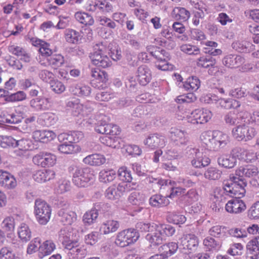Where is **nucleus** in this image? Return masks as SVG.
<instances>
[{"label": "nucleus", "instance_id": "e2e57ef3", "mask_svg": "<svg viewBox=\"0 0 259 259\" xmlns=\"http://www.w3.org/2000/svg\"><path fill=\"white\" fill-rule=\"evenodd\" d=\"M193 111L184 108H179L177 112V116L179 120H185L188 122L192 123L191 119H193Z\"/></svg>", "mask_w": 259, "mask_h": 259}, {"label": "nucleus", "instance_id": "8fccbe9b", "mask_svg": "<svg viewBox=\"0 0 259 259\" xmlns=\"http://www.w3.org/2000/svg\"><path fill=\"white\" fill-rule=\"evenodd\" d=\"M100 141L102 144L113 148H118L120 147V140L116 136L111 137L108 135L103 136L100 138Z\"/></svg>", "mask_w": 259, "mask_h": 259}, {"label": "nucleus", "instance_id": "69168bd1", "mask_svg": "<svg viewBox=\"0 0 259 259\" xmlns=\"http://www.w3.org/2000/svg\"><path fill=\"white\" fill-rule=\"evenodd\" d=\"M142 152V149L138 146L135 145H125L122 148V153L134 157L140 155Z\"/></svg>", "mask_w": 259, "mask_h": 259}, {"label": "nucleus", "instance_id": "c756f323", "mask_svg": "<svg viewBox=\"0 0 259 259\" xmlns=\"http://www.w3.org/2000/svg\"><path fill=\"white\" fill-rule=\"evenodd\" d=\"M258 174V168L252 165L240 166L235 171V175L240 177L253 178Z\"/></svg>", "mask_w": 259, "mask_h": 259}, {"label": "nucleus", "instance_id": "338daca9", "mask_svg": "<svg viewBox=\"0 0 259 259\" xmlns=\"http://www.w3.org/2000/svg\"><path fill=\"white\" fill-rule=\"evenodd\" d=\"M203 243L208 250H218L221 247V244L219 242L209 237L205 238Z\"/></svg>", "mask_w": 259, "mask_h": 259}, {"label": "nucleus", "instance_id": "603ef678", "mask_svg": "<svg viewBox=\"0 0 259 259\" xmlns=\"http://www.w3.org/2000/svg\"><path fill=\"white\" fill-rule=\"evenodd\" d=\"M98 215V210L95 209L87 211L82 217V222L84 225L89 226L95 223Z\"/></svg>", "mask_w": 259, "mask_h": 259}, {"label": "nucleus", "instance_id": "2f4dec72", "mask_svg": "<svg viewBox=\"0 0 259 259\" xmlns=\"http://www.w3.org/2000/svg\"><path fill=\"white\" fill-rule=\"evenodd\" d=\"M17 233L22 243L28 242L32 238V232L29 226L25 223H21L18 226Z\"/></svg>", "mask_w": 259, "mask_h": 259}, {"label": "nucleus", "instance_id": "5fc2aeb1", "mask_svg": "<svg viewBox=\"0 0 259 259\" xmlns=\"http://www.w3.org/2000/svg\"><path fill=\"white\" fill-rule=\"evenodd\" d=\"M116 174L119 180L123 182L131 183L133 180L131 171L126 166L120 167Z\"/></svg>", "mask_w": 259, "mask_h": 259}, {"label": "nucleus", "instance_id": "6e6d98bb", "mask_svg": "<svg viewBox=\"0 0 259 259\" xmlns=\"http://www.w3.org/2000/svg\"><path fill=\"white\" fill-rule=\"evenodd\" d=\"M166 219L169 223L177 225L183 224L186 221L185 215L176 212H168L166 215Z\"/></svg>", "mask_w": 259, "mask_h": 259}, {"label": "nucleus", "instance_id": "de8ad7c7", "mask_svg": "<svg viewBox=\"0 0 259 259\" xmlns=\"http://www.w3.org/2000/svg\"><path fill=\"white\" fill-rule=\"evenodd\" d=\"M74 16L78 22L86 26H92L94 24L93 16L87 13L77 12L75 13Z\"/></svg>", "mask_w": 259, "mask_h": 259}, {"label": "nucleus", "instance_id": "7ed1b4c3", "mask_svg": "<svg viewBox=\"0 0 259 259\" xmlns=\"http://www.w3.org/2000/svg\"><path fill=\"white\" fill-rule=\"evenodd\" d=\"M246 186L243 179L233 175L230 176L229 179L224 181V190L226 194L231 197L235 196V198H240L244 196Z\"/></svg>", "mask_w": 259, "mask_h": 259}, {"label": "nucleus", "instance_id": "20e7f679", "mask_svg": "<svg viewBox=\"0 0 259 259\" xmlns=\"http://www.w3.org/2000/svg\"><path fill=\"white\" fill-rule=\"evenodd\" d=\"M149 53L155 59V66L159 70L162 71L172 70L175 66L167 62L169 55L164 50H159L154 46H149L147 48Z\"/></svg>", "mask_w": 259, "mask_h": 259}, {"label": "nucleus", "instance_id": "bf43d9fd", "mask_svg": "<svg viewBox=\"0 0 259 259\" xmlns=\"http://www.w3.org/2000/svg\"><path fill=\"white\" fill-rule=\"evenodd\" d=\"M219 105L222 108L229 109L230 108L237 109L240 106L239 101L230 99H219Z\"/></svg>", "mask_w": 259, "mask_h": 259}, {"label": "nucleus", "instance_id": "4468645a", "mask_svg": "<svg viewBox=\"0 0 259 259\" xmlns=\"http://www.w3.org/2000/svg\"><path fill=\"white\" fill-rule=\"evenodd\" d=\"M246 208L245 202L240 198H235L229 200L225 205L226 211L231 214H239Z\"/></svg>", "mask_w": 259, "mask_h": 259}, {"label": "nucleus", "instance_id": "b1692460", "mask_svg": "<svg viewBox=\"0 0 259 259\" xmlns=\"http://www.w3.org/2000/svg\"><path fill=\"white\" fill-rule=\"evenodd\" d=\"M56 137V134L52 131L37 130L32 134V138L37 142L48 143Z\"/></svg>", "mask_w": 259, "mask_h": 259}, {"label": "nucleus", "instance_id": "58836bf2", "mask_svg": "<svg viewBox=\"0 0 259 259\" xmlns=\"http://www.w3.org/2000/svg\"><path fill=\"white\" fill-rule=\"evenodd\" d=\"M244 62V59L239 55H228L224 57L223 63L224 65L230 68H236Z\"/></svg>", "mask_w": 259, "mask_h": 259}, {"label": "nucleus", "instance_id": "680f3d73", "mask_svg": "<svg viewBox=\"0 0 259 259\" xmlns=\"http://www.w3.org/2000/svg\"><path fill=\"white\" fill-rule=\"evenodd\" d=\"M41 240L39 237L34 238L28 243L26 253L29 255H31L36 252L37 251L39 252V246Z\"/></svg>", "mask_w": 259, "mask_h": 259}, {"label": "nucleus", "instance_id": "6e6552de", "mask_svg": "<svg viewBox=\"0 0 259 259\" xmlns=\"http://www.w3.org/2000/svg\"><path fill=\"white\" fill-rule=\"evenodd\" d=\"M232 133L233 137L237 140L245 142L252 140L257 134L254 127L244 124L233 128Z\"/></svg>", "mask_w": 259, "mask_h": 259}, {"label": "nucleus", "instance_id": "6ab92c4d", "mask_svg": "<svg viewBox=\"0 0 259 259\" xmlns=\"http://www.w3.org/2000/svg\"><path fill=\"white\" fill-rule=\"evenodd\" d=\"M26 107L24 106H18L15 108L13 112L8 113L6 119L8 123H17L22 120L25 115Z\"/></svg>", "mask_w": 259, "mask_h": 259}, {"label": "nucleus", "instance_id": "f8f14e48", "mask_svg": "<svg viewBox=\"0 0 259 259\" xmlns=\"http://www.w3.org/2000/svg\"><path fill=\"white\" fill-rule=\"evenodd\" d=\"M212 112L206 108L197 109L193 110V119H191L192 124H204L208 122L212 118Z\"/></svg>", "mask_w": 259, "mask_h": 259}, {"label": "nucleus", "instance_id": "2eb2a0df", "mask_svg": "<svg viewBox=\"0 0 259 259\" xmlns=\"http://www.w3.org/2000/svg\"><path fill=\"white\" fill-rule=\"evenodd\" d=\"M179 243L184 249L194 251L198 246L199 240L195 235L187 234L183 235L179 239Z\"/></svg>", "mask_w": 259, "mask_h": 259}, {"label": "nucleus", "instance_id": "f03ea898", "mask_svg": "<svg viewBox=\"0 0 259 259\" xmlns=\"http://www.w3.org/2000/svg\"><path fill=\"white\" fill-rule=\"evenodd\" d=\"M69 171L72 174V182L78 188L89 186L95 180L94 171L89 167L72 166Z\"/></svg>", "mask_w": 259, "mask_h": 259}, {"label": "nucleus", "instance_id": "0e129e2a", "mask_svg": "<svg viewBox=\"0 0 259 259\" xmlns=\"http://www.w3.org/2000/svg\"><path fill=\"white\" fill-rule=\"evenodd\" d=\"M234 49L240 52H247L250 50L252 45L246 40H238L234 42L232 45Z\"/></svg>", "mask_w": 259, "mask_h": 259}, {"label": "nucleus", "instance_id": "f704fd0d", "mask_svg": "<svg viewBox=\"0 0 259 259\" xmlns=\"http://www.w3.org/2000/svg\"><path fill=\"white\" fill-rule=\"evenodd\" d=\"M61 143L58 146V150L61 153L65 154H73L77 153L80 151V148L77 145L68 142L65 140L63 142H59Z\"/></svg>", "mask_w": 259, "mask_h": 259}, {"label": "nucleus", "instance_id": "cd10ccee", "mask_svg": "<svg viewBox=\"0 0 259 259\" xmlns=\"http://www.w3.org/2000/svg\"><path fill=\"white\" fill-rule=\"evenodd\" d=\"M170 138L171 141L178 145L186 144L188 141L185 132L175 127L170 129Z\"/></svg>", "mask_w": 259, "mask_h": 259}, {"label": "nucleus", "instance_id": "3c124183", "mask_svg": "<svg viewBox=\"0 0 259 259\" xmlns=\"http://www.w3.org/2000/svg\"><path fill=\"white\" fill-rule=\"evenodd\" d=\"M48 64L54 69L61 67L65 63L64 57L60 54H54L47 58Z\"/></svg>", "mask_w": 259, "mask_h": 259}, {"label": "nucleus", "instance_id": "49530a36", "mask_svg": "<svg viewBox=\"0 0 259 259\" xmlns=\"http://www.w3.org/2000/svg\"><path fill=\"white\" fill-rule=\"evenodd\" d=\"M225 193L226 192L224 190V187L223 189L220 187L215 188L213 191L211 199L218 205L219 207H221L222 204L226 201V197Z\"/></svg>", "mask_w": 259, "mask_h": 259}, {"label": "nucleus", "instance_id": "4d7b16f0", "mask_svg": "<svg viewBox=\"0 0 259 259\" xmlns=\"http://www.w3.org/2000/svg\"><path fill=\"white\" fill-rule=\"evenodd\" d=\"M172 15L176 19L186 21L189 18L190 13L184 8L176 7L173 9Z\"/></svg>", "mask_w": 259, "mask_h": 259}, {"label": "nucleus", "instance_id": "f257e3e1", "mask_svg": "<svg viewBox=\"0 0 259 259\" xmlns=\"http://www.w3.org/2000/svg\"><path fill=\"white\" fill-rule=\"evenodd\" d=\"M200 139L207 149L216 151L225 147L230 141L228 134L217 130L203 132L200 136Z\"/></svg>", "mask_w": 259, "mask_h": 259}, {"label": "nucleus", "instance_id": "72a5a7b5", "mask_svg": "<svg viewBox=\"0 0 259 259\" xmlns=\"http://www.w3.org/2000/svg\"><path fill=\"white\" fill-rule=\"evenodd\" d=\"M1 226L3 231L6 233L8 238H11L14 236L15 222L13 217L7 216L5 217L2 222Z\"/></svg>", "mask_w": 259, "mask_h": 259}, {"label": "nucleus", "instance_id": "774afa93", "mask_svg": "<svg viewBox=\"0 0 259 259\" xmlns=\"http://www.w3.org/2000/svg\"><path fill=\"white\" fill-rule=\"evenodd\" d=\"M246 247L248 259H257L259 257V248L255 244H252L251 241L248 242Z\"/></svg>", "mask_w": 259, "mask_h": 259}, {"label": "nucleus", "instance_id": "1a4fd4ad", "mask_svg": "<svg viewBox=\"0 0 259 259\" xmlns=\"http://www.w3.org/2000/svg\"><path fill=\"white\" fill-rule=\"evenodd\" d=\"M56 156L48 152H40L32 157L33 163L41 167H53L56 164Z\"/></svg>", "mask_w": 259, "mask_h": 259}, {"label": "nucleus", "instance_id": "473e14b6", "mask_svg": "<svg viewBox=\"0 0 259 259\" xmlns=\"http://www.w3.org/2000/svg\"><path fill=\"white\" fill-rule=\"evenodd\" d=\"M18 147L19 150L15 151L17 155L22 156L24 152L32 148V142L31 140L28 138H22L20 140L15 139L14 147Z\"/></svg>", "mask_w": 259, "mask_h": 259}, {"label": "nucleus", "instance_id": "13d9d810", "mask_svg": "<svg viewBox=\"0 0 259 259\" xmlns=\"http://www.w3.org/2000/svg\"><path fill=\"white\" fill-rule=\"evenodd\" d=\"M180 50L189 55H198L200 53V49L195 45L190 44H183L180 46Z\"/></svg>", "mask_w": 259, "mask_h": 259}, {"label": "nucleus", "instance_id": "c03bdc74", "mask_svg": "<svg viewBox=\"0 0 259 259\" xmlns=\"http://www.w3.org/2000/svg\"><path fill=\"white\" fill-rule=\"evenodd\" d=\"M146 239L149 242L153 245H157L162 243L165 240V237L161 231L158 230V225H156V229L153 232H151L146 236Z\"/></svg>", "mask_w": 259, "mask_h": 259}, {"label": "nucleus", "instance_id": "7c9ffc66", "mask_svg": "<svg viewBox=\"0 0 259 259\" xmlns=\"http://www.w3.org/2000/svg\"><path fill=\"white\" fill-rule=\"evenodd\" d=\"M90 104V102H87L85 105H83L79 102V100H75L74 101L69 102L68 106L73 108L76 115L81 114L85 116L88 115L89 113L93 110L91 107H88Z\"/></svg>", "mask_w": 259, "mask_h": 259}, {"label": "nucleus", "instance_id": "864d4df0", "mask_svg": "<svg viewBox=\"0 0 259 259\" xmlns=\"http://www.w3.org/2000/svg\"><path fill=\"white\" fill-rule=\"evenodd\" d=\"M200 81L199 79L195 76H192L187 78L184 82V88L187 91L193 92L197 91L200 87Z\"/></svg>", "mask_w": 259, "mask_h": 259}, {"label": "nucleus", "instance_id": "0eeeda50", "mask_svg": "<svg viewBox=\"0 0 259 259\" xmlns=\"http://www.w3.org/2000/svg\"><path fill=\"white\" fill-rule=\"evenodd\" d=\"M106 48L102 44L94 46V52L91 55L92 63L103 68L108 67L111 65V61L107 56Z\"/></svg>", "mask_w": 259, "mask_h": 259}, {"label": "nucleus", "instance_id": "412c9836", "mask_svg": "<svg viewBox=\"0 0 259 259\" xmlns=\"http://www.w3.org/2000/svg\"><path fill=\"white\" fill-rule=\"evenodd\" d=\"M69 91L74 96L80 98H85L90 96L92 89L89 85L79 82L71 85Z\"/></svg>", "mask_w": 259, "mask_h": 259}, {"label": "nucleus", "instance_id": "a878e982", "mask_svg": "<svg viewBox=\"0 0 259 259\" xmlns=\"http://www.w3.org/2000/svg\"><path fill=\"white\" fill-rule=\"evenodd\" d=\"M51 105L50 99L43 97H39L33 99L30 101V106L34 110L44 111L49 109Z\"/></svg>", "mask_w": 259, "mask_h": 259}, {"label": "nucleus", "instance_id": "ea45409f", "mask_svg": "<svg viewBox=\"0 0 259 259\" xmlns=\"http://www.w3.org/2000/svg\"><path fill=\"white\" fill-rule=\"evenodd\" d=\"M65 40L71 44H78L81 41L82 36L80 32L71 29H66L64 31Z\"/></svg>", "mask_w": 259, "mask_h": 259}, {"label": "nucleus", "instance_id": "a19ab883", "mask_svg": "<svg viewBox=\"0 0 259 259\" xmlns=\"http://www.w3.org/2000/svg\"><path fill=\"white\" fill-rule=\"evenodd\" d=\"M117 176L116 172L112 168H104L99 173V180L103 183H109L112 182Z\"/></svg>", "mask_w": 259, "mask_h": 259}, {"label": "nucleus", "instance_id": "37998d69", "mask_svg": "<svg viewBox=\"0 0 259 259\" xmlns=\"http://www.w3.org/2000/svg\"><path fill=\"white\" fill-rule=\"evenodd\" d=\"M218 163L221 167L232 168L236 165L237 160L231 152L230 155H223L219 157L218 159Z\"/></svg>", "mask_w": 259, "mask_h": 259}, {"label": "nucleus", "instance_id": "aec40b11", "mask_svg": "<svg viewBox=\"0 0 259 259\" xmlns=\"http://www.w3.org/2000/svg\"><path fill=\"white\" fill-rule=\"evenodd\" d=\"M55 175V172L52 169H39L34 171L32 178L35 182L43 183L53 180Z\"/></svg>", "mask_w": 259, "mask_h": 259}, {"label": "nucleus", "instance_id": "a18cd8bd", "mask_svg": "<svg viewBox=\"0 0 259 259\" xmlns=\"http://www.w3.org/2000/svg\"><path fill=\"white\" fill-rule=\"evenodd\" d=\"M150 205L154 207L159 208L167 205L169 201L166 197L160 194H155L149 198Z\"/></svg>", "mask_w": 259, "mask_h": 259}, {"label": "nucleus", "instance_id": "4c0bfd02", "mask_svg": "<svg viewBox=\"0 0 259 259\" xmlns=\"http://www.w3.org/2000/svg\"><path fill=\"white\" fill-rule=\"evenodd\" d=\"M137 77L141 84L146 85L151 79L152 75L150 70L145 65L140 66L137 71Z\"/></svg>", "mask_w": 259, "mask_h": 259}, {"label": "nucleus", "instance_id": "4be33fe9", "mask_svg": "<svg viewBox=\"0 0 259 259\" xmlns=\"http://www.w3.org/2000/svg\"><path fill=\"white\" fill-rule=\"evenodd\" d=\"M120 227L119 222L115 220L108 219L103 221L99 228V232L103 235H107L116 232Z\"/></svg>", "mask_w": 259, "mask_h": 259}, {"label": "nucleus", "instance_id": "dca6fc26", "mask_svg": "<svg viewBox=\"0 0 259 259\" xmlns=\"http://www.w3.org/2000/svg\"><path fill=\"white\" fill-rule=\"evenodd\" d=\"M166 143L165 137L158 134H151L144 141V144L148 147L153 149L156 147L163 148Z\"/></svg>", "mask_w": 259, "mask_h": 259}, {"label": "nucleus", "instance_id": "423d86ee", "mask_svg": "<svg viewBox=\"0 0 259 259\" xmlns=\"http://www.w3.org/2000/svg\"><path fill=\"white\" fill-rule=\"evenodd\" d=\"M140 237L139 233L134 228H128L118 232L115 237V244L120 247H125L134 244Z\"/></svg>", "mask_w": 259, "mask_h": 259}, {"label": "nucleus", "instance_id": "f3484780", "mask_svg": "<svg viewBox=\"0 0 259 259\" xmlns=\"http://www.w3.org/2000/svg\"><path fill=\"white\" fill-rule=\"evenodd\" d=\"M195 155L191 160L192 165L195 168H201L207 166L210 162V159L202 151V149H194Z\"/></svg>", "mask_w": 259, "mask_h": 259}, {"label": "nucleus", "instance_id": "09e8293b", "mask_svg": "<svg viewBox=\"0 0 259 259\" xmlns=\"http://www.w3.org/2000/svg\"><path fill=\"white\" fill-rule=\"evenodd\" d=\"M128 201L133 205L140 206L145 203L146 196L141 192L134 191L132 192L128 196Z\"/></svg>", "mask_w": 259, "mask_h": 259}, {"label": "nucleus", "instance_id": "c85d7f7f", "mask_svg": "<svg viewBox=\"0 0 259 259\" xmlns=\"http://www.w3.org/2000/svg\"><path fill=\"white\" fill-rule=\"evenodd\" d=\"M92 84L95 88L100 89L103 87V83L107 80V74L103 71L95 69L92 71Z\"/></svg>", "mask_w": 259, "mask_h": 259}, {"label": "nucleus", "instance_id": "393cba45", "mask_svg": "<svg viewBox=\"0 0 259 259\" xmlns=\"http://www.w3.org/2000/svg\"><path fill=\"white\" fill-rule=\"evenodd\" d=\"M83 137V134L80 131H71L59 134L58 136V140L59 142L67 140L68 142L74 144L80 141Z\"/></svg>", "mask_w": 259, "mask_h": 259}, {"label": "nucleus", "instance_id": "9d476101", "mask_svg": "<svg viewBox=\"0 0 259 259\" xmlns=\"http://www.w3.org/2000/svg\"><path fill=\"white\" fill-rule=\"evenodd\" d=\"M127 184H125L122 183L113 184L106 190L105 196L110 200L118 199L127 190Z\"/></svg>", "mask_w": 259, "mask_h": 259}, {"label": "nucleus", "instance_id": "39448f33", "mask_svg": "<svg viewBox=\"0 0 259 259\" xmlns=\"http://www.w3.org/2000/svg\"><path fill=\"white\" fill-rule=\"evenodd\" d=\"M33 213L37 223L46 225L51 219L52 208L45 201L38 199L34 202Z\"/></svg>", "mask_w": 259, "mask_h": 259}, {"label": "nucleus", "instance_id": "e433bc0d", "mask_svg": "<svg viewBox=\"0 0 259 259\" xmlns=\"http://www.w3.org/2000/svg\"><path fill=\"white\" fill-rule=\"evenodd\" d=\"M105 157L101 154H93L86 156L83 159L84 163L91 165L98 166L104 164L106 162Z\"/></svg>", "mask_w": 259, "mask_h": 259}, {"label": "nucleus", "instance_id": "052dcab7", "mask_svg": "<svg viewBox=\"0 0 259 259\" xmlns=\"http://www.w3.org/2000/svg\"><path fill=\"white\" fill-rule=\"evenodd\" d=\"M222 175V171L214 167H208L204 173V177L209 180H219Z\"/></svg>", "mask_w": 259, "mask_h": 259}, {"label": "nucleus", "instance_id": "bb28decb", "mask_svg": "<svg viewBox=\"0 0 259 259\" xmlns=\"http://www.w3.org/2000/svg\"><path fill=\"white\" fill-rule=\"evenodd\" d=\"M9 52L16 56L21 60L25 62H29L31 59L30 54L25 49L16 44L10 45L8 47Z\"/></svg>", "mask_w": 259, "mask_h": 259}, {"label": "nucleus", "instance_id": "5701e85b", "mask_svg": "<svg viewBox=\"0 0 259 259\" xmlns=\"http://www.w3.org/2000/svg\"><path fill=\"white\" fill-rule=\"evenodd\" d=\"M65 208L60 209L58 212L60 221L65 225H70L76 221L77 215L74 211L67 209L68 205L65 204Z\"/></svg>", "mask_w": 259, "mask_h": 259}, {"label": "nucleus", "instance_id": "9b49d317", "mask_svg": "<svg viewBox=\"0 0 259 259\" xmlns=\"http://www.w3.org/2000/svg\"><path fill=\"white\" fill-rule=\"evenodd\" d=\"M68 248L67 253L68 259H83L88 254L87 248L85 245L74 242Z\"/></svg>", "mask_w": 259, "mask_h": 259}, {"label": "nucleus", "instance_id": "79ce46f5", "mask_svg": "<svg viewBox=\"0 0 259 259\" xmlns=\"http://www.w3.org/2000/svg\"><path fill=\"white\" fill-rule=\"evenodd\" d=\"M56 245L51 240H47L40 242L39 246V257L42 258L45 256L49 255L55 249Z\"/></svg>", "mask_w": 259, "mask_h": 259}, {"label": "nucleus", "instance_id": "a211bd4d", "mask_svg": "<svg viewBox=\"0 0 259 259\" xmlns=\"http://www.w3.org/2000/svg\"><path fill=\"white\" fill-rule=\"evenodd\" d=\"M17 185L16 179L7 171L0 169V186L6 189H14Z\"/></svg>", "mask_w": 259, "mask_h": 259}, {"label": "nucleus", "instance_id": "ddd939ff", "mask_svg": "<svg viewBox=\"0 0 259 259\" xmlns=\"http://www.w3.org/2000/svg\"><path fill=\"white\" fill-rule=\"evenodd\" d=\"M77 231L74 230L72 227H65L61 230L59 234V240L62 242L64 248L71 246L75 241L72 240L76 237Z\"/></svg>", "mask_w": 259, "mask_h": 259}, {"label": "nucleus", "instance_id": "c9c22d12", "mask_svg": "<svg viewBox=\"0 0 259 259\" xmlns=\"http://www.w3.org/2000/svg\"><path fill=\"white\" fill-rule=\"evenodd\" d=\"M239 116L245 123L259 125V110H255L252 113L243 111L239 113Z\"/></svg>", "mask_w": 259, "mask_h": 259}]
</instances>
